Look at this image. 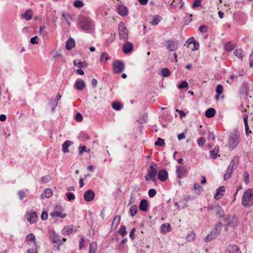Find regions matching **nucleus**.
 <instances>
[{
	"label": "nucleus",
	"instance_id": "nucleus-1",
	"mask_svg": "<svg viewBox=\"0 0 253 253\" xmlns=\"http://www.w3.org/2000/svg\"><path fill=\"white\" fill-rule=\"evenodd\" d=\"M80 27L84 30L91 33L94 30V25L92 20L86 17H81L78 21Z\"/></svg>",
	"mask_w": 253,
	"mask_h": 253
},
{
	"label": "nucleus",
	"instance_id": "nucleus-2",
	"mask_svg": "<svg viewBox=\"0 0 253 253\" xmlns=\"http://www.w3.org/2000/svg\"><path fill=\"white\" fill-rule=\"evenodd\" d=\"M242 204L245 207H249L253 205V189H248L244 192Z\"/></svg>",
	"mask_w": 253,
	"mask_h": 253
},
{
	"label": "nucleus",
	"instance_id": "nucleus-3",
	"mask_svg": "<svg viewBox=\"0 0 253 253\" xmlns=\"http://www.w3.org/2000/svg\"><path fill=\"white\" fill-rule=\"evenodd\" d=\"M240 137V133L237 129H235L231 133L229 139L228 147L234 149L236 148L239 144V139Z\"/></svg>",
	"mask_w": 253,
	"mask_h": 253
},
{
	"label": "nucleus",
	"instance_id": "nucleus-4",
	"mask_svg": "<svg viewBox=\"0 0 253 253\" xmlns=\"http://www.w3.org/2000/svg\"><path fill=\"white\" fill-rule=\"evenodd\" d=\"M158 169V164L152 162L151 165L150 166V169L148 171L147 174L145 176V179L147 181L151 180L153 182L156 181L155 176L157 174Z\"/></svg>",
	"mask_w": 253,
	"mask_h": 253
},
{
	"label": "nucleus",
	"instance_id": "nucleus-5",
	"mask_svg": "<svg viewBox=\"0 0 253 253\" xmlns=\"http://www.w3.org/2000/svg\"><path fill=\"white\" fill-rule=\"evenodd\" d=\"M224 226L226 227H235L237 225V218L234 215L230 214L225 215L223 219Z\"/></svg>",
	"mask_w": 253,
	"mask_h": 253
},
{
	"label": "nucleus",
	"instance_id": "nucleus-6",
	"mask_svg": "<svg viewBox=\"0 0 253 253\" xmlns=\"http://www.w3.org/2000/svg\"><path fill=\"white\" fill-rule=\"evenodd\" d=\"M119 36L120 39L126 40L128 38V30L123 22H120L118 25Z\"/></svg>",
	"mask_w": 253,
	"mask_h": 253
},
{
	"label": "nucleus",
	"instance_id": "nucleus-7",
	"mask_svg": "<svg viewBox=\"0 0 253 253\" xmlns=\"http://www.w3.org/2000/svg\"><path fill=\"white\" fill-rule=\"evenodd\" d=\"M124 69L125 64L122 60H117L113 63V70L115 73H121Z\"/></svg>",
	"mask_w": 253,
	"mask_h": 253
},
{
	"label": "nucleus",
	"instance_id": "nucleus-8",
	"mask_svg": "<svg viewBox=\"0 0 253 253\" xmlns=\"http://www.w3.org/2000/svg\"><path fill=\"white\" fill-rule=\"evenodd\" d=\"M48 235L51 241L53 243H57L58 244V250H59V246H61L63 244V242L61 240L59 239L58 235L52 230H50L48 231Z\"/></svg>",
	"mask_w": 253,
	"mask_h": 253
},
{
	"label": "nucleus",
	"instance_id": "nucleus-9",
	"mask_svg": "<svg viewBox=\"0 0 253 253\" xmlns=\"http://www.w3.org/2000/svg\"><path fill=\"white\" fill-rule=\"evenodd\" d=\"M166 43L167 44V49L170 51H172L177 49L178 41L177 40H168L166 41Z\"/></svg>",
	"mask_w": 253,
	"mask_h": 253
},
{
	"label": "nucleus",
	"instance_id": "nucleus-10",
	"mask_svg": "<svg viewBox=\"0 0 253 253\" xmlns=\"http://www.w3.org/2000/svg\"><path fill=\"white\" fill-rule=\"evenodd\" d=\"M222 225V223L221 221H218L216 224H215L213 229L211 231L212 234L216 238L220 233Z\"/></svg>",
	"mask_w": 253,
	"mask_h": 253
},
{
	"label": "nucleus",
	"instance_id": "nucleus-11",
	"mask_svg": "<svg viewBox=\"0 0 253 253\" xmlns=\"http://www.w3.org/2000/svg\"><path fill=\"white\" fill-rule=\"evenodd\" d=\"M95 197V193L92 190L89 189L85 192L84 198L85 201L90 202L92 201Z\"/></svg>",
	"mask_w": 253,
	"mask_h": 253
},
{
	"label": "nucleus",
	"instance_id": "nucleus-12",
	"mask_svg": "<svg viewBox=\"0 0 253 253\" xmlns=\"http://www.w3.org/2000/svg\"><path fill=\"white\" fill-rule=\"evenodd\" d=\"M210 209H213L215 212V215L219 218H224L225 216L224 211L220 206H215L213 208H210Z\"/></svg>",
	"mask_w": 253,
	"mask_h": 253
},
{
	"label": "nucleus",
	"instance_id": "nucleus-13",
	"mask_svg": "<svg viewBox=\"0 0 253 253\" xmlns=\"http://www.w3.org/2000/svg\"><path fill=\"white\" fill-rule=\"evenodd\" d=\"M225 192V187L224 186H221L218 187L216 190V193L214 196V198L216 200H219L221 198Z\"/></svg>",
	"mask_w": 253,
	"mask_h": 253
},
{
	"label": "nucleus",
	"instance_id": "nucleus-14",
	"mask_svg": "<svg viewBox=\"0 0 253 253\" xmlns=\"http://www.w3.org/2000/svg\"><path fill=\"white\" fill-rule=\"evenodd\" d=\"M224 253H241V252L236 245H231L227 247Z\"/></svg>",
	"mask_w": 253,
	"mask_h": 253
},
{
	"label": "nucleus",
	"instance_id": "nucleus-15",
	"mask_svg": "<svg viewBox=\"0 0 253 253\" xmlns=\"http://www.w3.org/2000/svg\"><path fill=\"white\" fill-rule=\"evenodd\" d=\"M168 177V173L165 169H162L159 170L158 173V178L162 181H164L166 180Z\"/></svg>",
	"mask_w": 253,
	"mask_h": 253
},
{
	"label": "nucleus",
	"instance_id": "nucleus-16",
	"mask_svg": "<svg viewBox=\"0 0 253 253\" xmlns=\"http://www.w3.org/2000/svg\"><path fill=\"white\" fill-rule=\"evenodd\" d=\"M133 48V44L130 42H126L123 45V50L126 54H128L131 52Z\"/></svg>",
	"mask_w": 253,
	"mask_h": 253
},
{
	"label": "nucleus",
	"instance_id": "nucleus-17",
	"mask_svg": "<svg viewBox=\"0 0 253 253\" xmlns=\"http://www.w3.org/2000/svg\"><path fill=\"white\" fill-rule=\"evenodd\" d=\"M239 164V157L237 156L234 157L233 159L230 163L228 167L231 168V169H236Z\"/></svg>",
	"mask_w": 253,
	"mask_h": 253
},
{
	"label": "nucleus",
	"instance_id": "nucleus-18",
	"mask_svg": "<svg viewBox=\"0 0 253 253\" xmlns=\"http://www.w3.org/2000/svg\"><path fill=\"white\" fill-rule=\"evenodd\" d=\"M117 12L122 16H125L128 14L127 8L126 6L120 5L117 8Z\"/></svg>",
	"mask_w": 253,
	"mask_h": 253
},
{
	"label": "nucleus",
	"instance_id": "nucleus-19",
	"mask_svg": "<svg viewBox=\"0 0 253 253\" xmlns=\"http://www.w3.org/2000/svg\"><path fill=\"white\" fill-rule=\"evenodd\" d=\"M77 231V229H74L70 226H65L61 231V233L62 235H69L72 234L73 232H76Z\"/></svg>",
	"mask_w": 253,
	"mask_h": 253
},
{
	"label": "nucleus",
	"instance_id": "nucleus-20",
	"mask_svg": "<svg viewBox=\"0 0 253 253\" xmlns=\"http://www.w3.org/2000/svg\"><path fill=\"white\" fill-rule=\"evenodd\" d=\"M85 84L83 80L78 79L75 83V87L78 90H83L85 87Z\"/></svg>",
	"mask_w": 253,
	"mask_h": 253
},
{
	"label": "nucleus",
	"instance_id": "nucleus-21",
	"mask_svg": "<svg viewBox=\"0 0 253 253\" xmlns=\"http://www.w3.org/2000/svg\"><path fill=\"white\" fill-rule=\"evenodd\" d=\"M139 208L142 211H146L148 209L147 201L145 199L141 200L139 204Z\"/></svg>",
	"mask_w": 253,
	"mask_h": 253
},
{
	"label": "nucleus",
	"instance_id": "nucleus-22",
	"mask_svg": "<svg viewBox=\"0 0 253 253\" xmlns=\"http://www.w3.org/2000/svg\"><path fill=\"white\" fill-rule=\"evenodd\" d=\"M75 46V40L70 38L66 42V48L67 50H70Z\"/></svg>",
	"mask_w": 253,
	"mask_h": 253
},
{
	"label": "nucleus",
	"instance_id": "nucleus-23",
	"mask_svg": "<svg viewBox=\"0 0 253 253\" xmlns=\"http://www.w3.org/2000/svg\"><path fill=\"white\" fill-rule=\"evenodd\" d=\"M72 144H73V142L70 140H66L62 144V151L64 153L69 152V147Z\"/></svg>",
	"mask_w": 253,
	"mask_h": 253
},
{
	"label": "nucleus",
	"instance_id": "nucleus-24",
	"mask_svg": "<svg viewBox=\"0 0 253 253\" xmlns=\"http://www.w3.org/2000/svg\"><path fill=\"white\" fill-rule=\"evenodd\" d=\"M38 219V216L36 212L34 211L29 214V217L27 218V220L31 223L33 224Z\"/></svg>",
	"mask_w": 253,
	"mask_h": 253
},
{
	"label": "nucleus",
	"instance_id": "nucleus-25",
	"mask_svg": "<svg viewBox=\"0 0 253 253\" xmlns=\"http://www.w3.org/2000/svg\"><path fill=\"white\" fill-rule=\"evenodd\" d=\"M176 172L177 173V177L178 178H182V176L186 172V169L184 167H180V166L176 167Z\"/></svg>",
	"mask_w": 253,
	"mask_h": 253
},
{
	"label": "nucleus",
	"instance_id": "nucleus-26",
	"mask_svg": "<svg viewBox=\"0 0 253 253\" xmlns=\"http://www.w3.org/2000/svg\"><path fill=\"white\" fill-rule=\"evenodd\" d=\"M234 170H235V169H231V168L228 167L226 169V172L225 173V174H224V176H223L224 180H226L229 179L231 176L232 173H233V172Z\"/></svg>",
	"mask_w": 253,
	"mask_h": 253
},
{
	"label": "nucleus",
	"instance_id": "nucleus-27",
	"mask_svg": "<svg viewBox=\"0 0 253 253\" xmlns=\"http://www.w3.org/2000/svg\"><path fill=\"white\" fill-rule=\"evenodd\" d=\"M215 114V110L214 108H210L207 110L205 112V116L208 118L213 117Z\"/></svg>",
	"mask_w": 253,
	"mask_h": 253
},
{
	"label": "nucleus",
	"instance_id": "nucleus-28",
	"mask_svg": "<svg viewBox=\"0 0 253 253\" xmlns=\"http://www.w3.org/2000/svg\"><path fill=\"white\" fill-rule=\"evenodd\" d=\"M52 195V191L50 189H46L41 195L42 199L45 198H49Z\"/></svg>",
	"mask_w": 253,
	"mask_h": 253
},
{
	"label": "nucleus",
	"instance_id": "nucleus-29",
	"mask_svg": "<svg viewBox=\"0 0 253 253\" xmlns=\"http://www.w3.org/2000/svg\"><path fill=\"white\" fill-rule=\"evenodd\" d=\"M121 217L120 215H117L115 216L113 219V222L112 224V227L116 229L119 223L120 222Z\"/></svg>",
	"mask_w": 253,
	"mask_h": 253
},
{
	"label": "nucleus",
	"instance_id": "nucleus-30",
	"mask_svg": "<svg viewBox=\"0 0 253 253\" xmlns=\"http://www.w3.org/2000/svg\"><path fill=\"white\" fill-rule=\"evenodd\" d=\"M50 215L52 217L57 216L62 218H64L67 216V214L66 213H63L61 211H56L51 212Z\"/></svg>",
	"mask_w": 253,
	"mask_h": 253
},
{
	"label": "nucleus",
	"instance_id": "nucleus-31",
	"mask_svg": "<svg viewBox=\"0 0 253 253\" xmlns=\"http://www.w3.org/2000/svg\"><path fill=\"white\" fill-rule=\"evenodd\" d=\"M218 152L219 147L218 146H216L213 150L210 151V155L212 159H215L217 156H219V155H217Z\"/></svg>",
	"mask_w": 253,
	"mask_h": 253
},
{
	"label": "nucleus",
	"instance_id": "nucleus-32",
	"mask_svg": "<svg viewBox=\"0 0 253 253\" xmlns=\"http://www.w3.org/2000/svg\"><path fill=\"white\" fill-rule=\"evenodd\" d=\"M137 212V207L135 205H132L129 210V213L130 215L133 217Z\"/></svg>",
	"mask_w": 253,
	"mask_h": 253
},
{
	"label": "nucleus",
	"instance_id": "nucleus-33",
	"mask_svg": "<svg viewBox=\"0 0 253 253\" xmlns=\"http://www.w3.org/2000/svg\"><path fill=\"white\" fill-rule=\"evenodd\" d=\"M193 188L194 190L196 192V193H198L199 194H201L204 191V189L197 182H196L194 184Z\"/></svg>",
	"mask_w": 253,
	"mask_h": 253
},
{
	"label": "nucleus",
	"instance_id": "nucleus-34",
	"mask_svg": "<svg viewBox=\"0 0 253 253\" xmlns=\"http://www.w3.org/2000/svg\"><path fill=\"white\" fill-rule=\"evenodd\" d=\"M112 107L114 110L119 111L121 110L123 108V105L121 103L118 101H115L112 103Z\"/></svg>",
	"mask_w": 253,
	"mask_h": 253
},
{
	"label": "nucleus",
	"instance_id": "nucleus-35",
	"mask_svg": "<svg viewBox=\"0 0 253 253\" xmlns=\"http://www.w3.org/2000/svg\"><path fill=\"white\" fill-rule=\"evenodd\" d=\"M110 59L108 54L106 52H103L100 57V62L101 63H105Z\"/></svg>",
	"mask_w": 253,
	"mask_h": 253
},
{
	"label": "nucleus",
	"instance_id": "nucleus-36",
	"mask_svg": "<svg viewBox=\"0 0 253 253\" xmlns=\"http://www.w3.org/2000/svg\"><path fill=\"white\" fill-rule=\"evenodd\" d=\"M97 250L96 242H93L90 244L89 253H95Z\"/></svg>",
	"mask_w": 253,
	"mask_h": 253
},
{
	"label": "nucleus",
	"instance_id": "nucleus-37",
	"mask_svg": "<svg viewBox=\"0 0 253 253\" xmlns=\"http://www.w3.org/2000/svg\"><path fill=\"white\" fill-rule=\"evenodd\" d=\"M26 239L27 241L29 242L33 241L34 242L35 246H37L35 236L33 234H29L28 235H27Z\"/></svg>",
	"mask_w": 253,
	"mask_h": 253
},
{
	"label": "nucleus",
	"instance_id": "nucleus-38",
	"mask_svg": "<svg viewBox=\"0 0 253 253\" xmlns=\"http://www.w3.org/2000/svg\"><path fill=\"white\" fill-rule=\"evenodd\" d=\"M235 47V45L231 42H227L224 46L225 49L227 51H232Z\"/></svg>",
	"mask_w": 253,
	"mask_h": 253
},
{
	"label": "nucleus",
	"instance_id": "nucleus-39",
	"mask_svg": "<svg viewBox=\"0 0 253 253\" xmlns=\"http://www.w3.org/2000/svg\"><path fill=\"white\" fill-rule=\"evenodd\" d=\"M234 54L239 59L242 60L243 58V52L241 49H236L233 52Z\"/></svg>",
	"mask_w": 253,
	"mask_h": 253
},
{
	"label": "nucleus",
	"instance_id": "nucleus-40",
	"mask_svg": "<svg viewBox=\"0 0 253 253\" xmlns=\"http://www.w3.org/2000/svg\"><path fill=\"white\" fill-rule=\"evenodd\" d=\"M23 16L27 20H29L32 18L33 16L32 11L29 9L25 12Z\"/></svg>",
	"mask_w": 253,
	"mask_h": 253
},
{
	"label": "nucleus",
	"instance_id": "nucleus-41",
	"mask_svg": "<svg viewBox=\"0 0 253 253\" xmlns=\"http://www.w3.org/2000/svg\"><path fill=\"white\" fill-rule=\"evenodd\" d=\"M161 229L164 232H169L170 231V226L169 223H164L161 225Z\"/></svg>",
	"mask_w": 253,
	"mask_h": 253
},
{
	"label": "nucleus",
	"instance_id": "nucleus-42",
	"mask_svg": "<svg viewBox=\"0 0 253 253\" xmlns=\"http://www.w3.org/2000/svg\"><path fill=\"white\" fill-rule=\"evenodd\" d=\"M216 237L211 232L208 235L204 238V241L206 242H209L213 239H215Z\"/></svg>",
	"mask_w": 253,
	"mask_h": 253
},
{
	"label": "nucleus",
	"instance_id": "nucleus-43",
	"mask_svg": "<svg viewBox=\"0 0 253 253\" xmlns=\"http://www.w3.org/2000/svg\"><path fill=\"white\" fill-rule=\"evenodd\" d=\"M161 74L164 77H168L170 76V71L168 68H163L161 70Z\"/></svg>",
	"mask_w": 253,
	"mask_h": 253
},
{
	"label": "nucleus",
	"instance_id": "nucleus-44",
	"mask_svg": "<svg viewBox=\"0 0 253 253\" xmlns=\"http://www.w3.org/2000/svg\"><path fill=\"white\" fill-rule=\"evenodd\" d=\"M79 152L80 154H82L83 152H85L89 153L90 152V149H87L85 146H80L78 148Z\"/></svg>",
	"mask_w": 253,
	"mask_h": 253
},
{
	"label": "nucleus",
	"instance_id": "nucleus-45",
	"mask_svg": "<svg viewBox=\"0 0 253 253\" xmlns=\"http://www.w3.org/2000/svg\"><path fill=\"white\" fill-rule=\"evenodd\" d=\"M162 20L161 16L159 15H155L154 17V19L152 22V24L155 25H157L160 21Z\"/></svg>",
	"mask_w": 253,
	"mask_h": 253
},
{
	"label": "nucleus",
	"instance_id": "nucleus-46",
	"mask_svg": "<svg viewBox=\"0 0 253 253\" xmlns=\"http://www.w3.org/2000/svg\"><path fill=\"white\" fill-rule=\"evenodd\" d=\"M244 181L246 184H248L250 183V175L247 171H245L243 174Z\"/></svg>",
	"mask_w": 253,
	"mask_h": 253
},
{
	"label": "nucleus",
	"instance_id": "nucleus-47",
	"mask_svg": "<svg viewBox=\"0 0 253 253\" xmlns=\"http://www.w3.org/2000/svg\"><path fill=\"white\" fill-rule=\"evenodd\" d=\"M70 18V16L68 13H66L64 11L62 12L61 19L63 18L65 20L69 25H70V22L69 21L68 19Z\"/></svg>",
	"mask_w": 253,
	"mask_h": 253
},
{
	"label": "nucleus",
	"instance_id": "nucleus-48",
	"mask_svg": "<svg viewBox=\"0 0 253 253\" xmlns=\"http://www.w3.org/2000/svg\"><path fill=\"white\" fill-rule=\"evenodd\" d=\"M84 4L83 1L81 0H76L73 3V5L75 7L78 8L82 7L84 6Z\"/></svg>",
	"mask_w": 253,
	"mask_h": 253
},
{
	"label": "nucleus",
	"instance_id": "nucleus-49",
	"mask_svg": "<svg viewBox=\"0 0 253 253\" xmlns=\"http://www.w3.org/2000/svg\"><path fill=\"white\" fill-rule=\"evenodd\" d=\"M50 180H51L50 176L49 175H45V176L42 177L40 179V180L41 182L46 183V182L49 181Z\"/></svg>",
	"mask_w": 253,
	"mask_h": 253
},
{
	"label": "nucleus",
	"instance_id": "nucleus-50",
	"mask_svg": "<svg viewBox=\"0 0 253 253\" xmlns=\"http://www.w3.org/2000/svg\"><path fill=\"white\" fill-rule=\"evenodd\" d=\"M205 142L206 139L203 137H200L197 140L198 144L200 147L203 146L205 145Z\"/></svg>",
	"mask_w": 253,
	"mask_h": 253
},
{
	"label": "nucleus",
	"instance_id": "nucleus-51",
	"mask_svg": "<svg viewBox=\"0 0 253 253\" xmlns=\"http://www.w3.org/2000/svg\"><path fill=\"white\" fill-rule=\"evenodd\" d=\"M164 140L161 138H158V140L155 142V145L156 146H162L164 145Z\"/></svg>",
	"mask_w": 253,
	"mask_h": 253
},
{
	"label": "nucleus",
	"instance_id": "nucleus-52",
	"mask_svg": "<svg viewBox=\"0 0 253 253\" xmlns=\"http://www.w3.org/2000/svg\"><path fill=\"white\" fill-rule=\"evenodd\" d=\"M119 232L120 234H121L122 236H124L126 234L127 232L126 230V226H121L120 227Z\"/></svg>",
	"mask_w": 253,
	"mask_h": 253
},
{
	"label": "nucleus",
	"instance_id": "nucleus-53",
	"mask_svg": "<svg viewBox=\"0 0 253 253\" xmlns=\"http://www.w3.org/2000/svg\"><path fill=\"white\" fill-rule=\"evenodd\" d=\"M50 104L51 105V111L53 112L54 111L55 108L58 105V102L55 100H51Z\"/></svg>",
	"mask_w": 253,
	"mask_h": 253
},
{
	"label": "nucleus",
	"instance_id": "nucleus-54",
	"mask_svg": "<svg viewBox=\"0 0 253 253\" xmlns=\"http://www.w3.org/2000/svg\"><path fill=\"white\" fill-rule=\"evenodd\" d=\"M18 195L20 200H23L26 196V193L24 190H20L18 192Z\"/></svg>",
	"mask_w": 253,
	"mask_h": 253
},
{
	"label": "nucleus",
	"instance_id": "nucleus-55",
	"mask_svg": "<svg viewBox=\"0 0 253 253\" xmlns=\"http://www.w3.org/2000/svg\"><path fill=\"white\" fill-rule=\"evenodd\" d=\"M216 92L218 94H220L223 92V86L221 84H218L216 87Z\"/></svg>",
	"mask_w": 253,
	"mask_h": 253
},
{
	"label": "nucleus",
	"instance_id": "nucleus-56",
	"mask_svg": "<svg viewBox=\"0 0 253 253\" xmlns=\"http://www.w3.org/2000/svg\"><path fill=\"white\" fill-rule=\"evenodd\" d=\"M157 193V191L155 189H151L148 191V195L150 197L153 198Z\"/></svg>",
	"mask_w": 253,
	"mask_h": 253
},
{
	"label": "nucleus",
	"instance_id": "nucleus-57",
	"mask_svg": "<svg viewBox=\"0 0 253 253\" xmlns=\"http://www.w3.org/2000/svg\"><path fill=\"white\" fill-rule=\"evenodd\" d=\"M66 195L69 201L74 200L75 199L74 194L72 193H66Z\"/></svg>",
	"mask_w": 253,
	"mask_h": 253
},
{
	"label": "nucleus",
	"instance_id": "nucleus-58",
	"mask_svg": "<svg viewBox=\"0 0 253 253\" xmlns=\"http://www.w3.org/2000/svg\"><path fill=\"white\" fill-rule=\"evenodd\" d=\"M188 86V84L187 82L186 81H183L178 85V87L180 89H183L184 88L187 87Z\"/></svg>",
	"mask_w": 253,
	"mask_h": 253
},
{
	"label": "nucleus",
	"instance_id": "nucleus-59",
	"mask_svg": "<svg viewBox=\"0 0 253 253\" xmlns=\"http://www.w3.org/2000/svg\"><path fill=\"white\" fill-rule=\"evenodd\" d=\"M195 41H196L195 40L194 38H193V37H191V38H189V39L187 40V41H186V43L187 46V47H189V46L191 44H192V43H193H193H194V42H195Z\"/></svg>",
	"mask_w": 253,
	"mask_h": 253
},
{
	"label": "nucleus",
	"instance_id": "nucleus-60",
	"mask_svg": "<svg viewBox=\"0 0 253 253\" xmlns=\"http://www.w3.org/2000/svg\"><path fill=\"white\" fill-rule=\"evenodd\" d=\"M202 0H195L193 4V7L195 8L201 5V1Z\"/></svg>",
	"mask_w": 253,
	"mask_h": 253
},
{
	"label": "nucleus",
	"instance_id": "nucleus-61",
	"mask_svg": "<svg viewBox=\"0 0 253 253\" xmlns=\"http://www.w3.org/2000/svg\"><path fill=\"white\" fill-rule=\"evenodd\" d=\"M77 66L81 69L83 68H86L87 67V64L85 62H79L77 65Z\"/></svg>",
	"mask_w": 253,
	"mask_h": 253
},
{
	"label": "nucleus",
	"instance_id": "nucleus-62",
	"mask_svg": "<svg viewBox=\"0 0 253 253\" xmlns=\"http://www.w3.org/2000/svg\"><path fill=\"white\" fill-rule=\"evenodd\" d=\"M75 119L77 121L80 122L83 120V117L81 114H80V113H78L76 115Z\"/></svg>",
	"mask_w": 253,
	"mask_h": 253
},
{
	"label": "nucleus",
	"instance_id": "nucleus-63",
	"mask_svg": "<svg viewBox=\"0 0 253 253\" xmlns=\"http://www.w3.org/2000/svg\"><path fill=\"white\" fill-rule=\"evenodd\" d=\"M199 30L201 33H206L207 32V27L205 25L200 26L199 28Z\"/></svg>",
	"mask_w": 253,
	"mask_h": 253
},
{
	"label": "nucleus",
	"instance_id": "nucleus-64",
	"mask_svg": "<svg viewBox=\"0 0 253 253\" xmlns=\"http://www.w3.org/2000/svg\"><path fill=\"white\" fill-rule=\"evenodd\" d=\"M135 231H136L135 228H133L131 229V230L129 233V237L132 240H133L134 239V238H135L134 234H135Z\"/></svg>",
	"mask_w": 253,
	"mask_h": 253
}]
</instances>
